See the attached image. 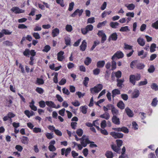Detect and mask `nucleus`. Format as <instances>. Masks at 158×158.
<instances>
[{"label":"nucleus","instance_id":"f257e3e1","mask_svg":"<svg viewBox=\"0 0 158 158\" xmlns=\"http://www.w3.org/2000/svg\"><path fill=\"white\" fill-rule=\"evenodd\" d=\"M141 78V75L137 73L136 75L131 74L129 77L130 82L133 85L135 84L136 81L139 80Z\"/></svg>","mask_w":158,"mask_h":158},{"label":"nucleus","instance_id":"f03ea898","mask_svg":"<svg viewBox=\"0 0 158 158\" xmlns=\"http://www.w3.org/2000/svg\"><path fill=\"white\" fill-rule=\"evenodd\" d=\"M103 88V85L101 84H98L93 88H90V91L92 94L98 93Z\"/></svg>","mask_w":158,"mask_h":158},{"label":"nucleus","instance_id":"7ed1b4c3","mask_svg":"<svg viewBox=\"0 0 158 158\" xmlns=\"http://www.w3.org/2000/svg\"><path fill=\"white\" fill-rule=\"evenodd\" d=\"M93 29V26L91 24L88 25L85 28H81V33L84 35H86L88 32L92 31Z\"/></svg>","mask_w":158,"mask_h":158},{"label":"nucleus","instance_id":"20e7f679","mask_svg":"<svg viewBox=\"0 0 158 158\" xmlns=\"http://www.w3.org/2000/svg\"><path fill=\"white\" fill-rule=\"evenodd\" d=\"M124 56L123 53L120 51H117L112 56L111 59L113 60H114L116 59L122 58Z\"/></svg>","mask_w":158,"mask_h":158},{"label":"nucleus","instance_id":"39448f33","mask_svg":"<svg viewBox=\"0 0 158 158\" xmlns=\"http://www.w3.org/2000/svg\"><path fill=\"white\" fill-rule=\"evenodd\" d=\"M110 134L115 139L122 138L123 136V133L116 132L114 131L110 132Z\"/></svg>","mask_w":158,"mask_h":158},{"label":"nucleus","instance_id":"423d86ee","mask_svg":"<svg viewBox=\"0 0 158 158\" xmlns=\"http://www.w3.org/2000/svg\"><path fill=\"white\" fill-rule=\"evenodd\" d=\"M112 129L118 132L122 131L125 133H127L129 132L128 129L125 127H122L113 128Z\"/></svg>","mask_w":158,"mask_h":158},{"label":"nucleus","instance_id":"0eeeda50","mask_svg":"<svg viewBox=\"0 0 158 158\" xmlns=\"http://www.w3.org/2000/svg\"><path fill=\"white\" fill-rule=\"evenodd\" d=\"M10 10L14 12L15 14L23 13L25 12L24 10L20 9L19 7L17 6L13 7Z\"/></svg>","mask_w":158,"mask_h":158},{"label":"nucleus","instance_id":"6e6552de","mask_svg":"<svg viewBox=\"0 0 158 158\" xmlns=\"http://www.w3.org/2000/svg\"><path fill=\"white\" fill-rule=\"evenodd\" d=\"M71 151V148L70 147L68 148L65 149V148H62L61 149V154L62 155H65V156L67 157L69 153Z\"/></svg>","mask_w":158,"mask_h":158},{"label":"nucleus","instance_id":"1a4fd4ad","mask_svg":"<svg viewBox=\"0 0 158 158\" xmlns=\"http://www.w3.org/2000/svg\"><path fill=\"white\" fill-rule=\"evenodd\" d=\"M64 54V52L62 51L58 53L57 54V59L59 61H62L64 59V56H63Z\"/></svg>","mask_w":158,"mask_h":158},{"label":"nucleus","instance_id":"9d476101","mask_svg":"<svg viewBox=\"0 0 158 158\" xmlns=\"http://www.w3.org/2000/svg\"><path fill=\"white\" fill-rule=\"evenodd\" d=\"M125 111L129 117L131 118L133 116L134 114L133 111L128 107H127L125 108Z\"/></svg>","mask_w":158,"mask_h":158},{"label":"nucleus","instance_id":"9b49d317","mask_svg":"<svg viewBox=\"0 0 158 158\" xmlns=\"http://www.w3.org/2000/svg\"><path fill=\"white\" fill-rule=\"evenodd\" d=\"M64 43L66 46H65L64 48H65L66 47L70 46L71 44V39L69 36H66L64 38Z\"/></svg>","mask_w":158,"mask_h":158},{"label":"nucleus","instance_id":"f8f14e48","mask_svg":"<svg viewBox=\"0 0 158 158\" xmlns=\"http://www.w3.org/2000/svg\"><path fill=\"white\" fill-rule=\"evenodd\" d=\"M87 48V43L85 40H84L82 42L80 46V49L81 51H85Z\"/></svg>","mask_w":158,"mask_h":158},{"label":"nucleus","instance_id":"ddd939ff","mask_svg":"<svg viewBox=\"0 0 158 158\" xmlns=\"http://www.w3.org/2000/svg\"><path fill=\"white\" fill-rule=\"evenodd\" d=\"M112 122L115 124L119 125L120 124L119 119L118 118L116 115H114L112 118Z\"/></svg>","mask_w":158,"mask_h":158},{"label":"nucleus","instance_id":"4468645a","mask_svg":"<svg viewBox=\"0 0 158 158\" xmlns=\"http://www.w3.org/2000/svg\"><path fill=\"white\" fill-rule=\"evenodd\" d=\"M139 92L137 89H134L132 93L131 98H136L139 95Z\"/></svg>","mask_w":158,"mask_h":158},{"label":"nucleus","instance_id":"2eb2a0df","mask_svg":"<svg viewBox=\"0 0 158 158\" xmlns=\"http://www.w3.org/2000/svg\"><path fill=\"white\" fill-rule=\"evenodd\" d=\"M60 30L58 28L53 29L52 31V35L53 37L57 36L59 34Z\"/></svg>","mask_w":158,"mask_h":158},{"label":"nucleus","instance_id":"dca6fc26","mask_svg":"<svg viewBox=\"0 0 158 158\" xmlns=\"http://www.w3.org/2000/svg\"><path fill=\"white\" fill-rule=\"evenodd\" d=\"M112 97L113 99L117 95H119L120 94V91L119 89H113L112 91Z\"/></svg>","mask_w":158,"mask_h":158},{"label":"nucleus","instance_id":"f3484780","mask_svg":"<svg viewBox=\"0 0 158 158\" xmlns=\"http://www.w3.org/2000/svg\"><path fill=\"white\" fill-rule=\"evenodd\" d=\"M137 42L141 46H143L145 44V41L143 39L139 37L137 40Z\"/></svg>","mask_w":158,"mask_h":158},{"label":"nucleus","instance_id":"a211bd4d","mask_svg":"<svg viewBox=\"0 0 158 158\" xmlns=\"http://www.w3.org/2000/svg\"><path fill=\"white\" fill-rule=\"evenodd\" d=\"M105 64V61L104 60H100L97 63V66L98 68H103Z\"/></svg>","mask_w":158,"mask_h":158},{"label":"nucleus","instance_id":"6ab92c4d","mask_svg":"<svg viewBox=\"0 0 158 158\" xmlns=\"http://www.w3.org/2000/svg\"><path fill=\"white\" fill-rule=\"evenodd\" d=\"M124 79H117V86L120 87V88H122L123 83L124 82Z\"/></svg>","mask_w":158,"mask_h":158},{"label":"nucleus","instance_id":"aec40b11","mask_svg":"<svg viewBox=\"0 0 158 158\" xmlns=\"http://www.w3.org/2000/svg\"><path fill=\"white\" fill-rule=\"evenodd\" d=\"M86 135H83L82 137L80 138H79L80 139V140H81V141H84L85 140V141L86 142H88V143L89 144V143H94V142L93 141H90L88 137L87 138L85 139V138L86 137Z\"/></svg>","mask_w":158,"mask_h":158},{"label":"nucleus","instance_id":"412c9836","mask_svg":"<svg viewBox=\"0 0 158 158\" xmlns=\"http://www.w3.org/2000/svg\"><path fill=\"white\" fill-rule=\"evenodd\" d=\"M105 155L107 158H113L114 156L113 152L109 151H107L106 152Z\"/></svg>","mask_w":158,"mask_h":158},{"label":"nucleus","instance_id":"4be33fe9","mask_svg":"<svg viewBox=\"0 0 158 158\" xmlns=\"http://www.w3.org/2000/svg\"><path fill=\"white\" fill-rule=\"evenodd\" d=\"M45 103L47 106L53 108L56 107V105L54 102L52 101H46Z\"/></svg>","mask_w":158,"mask_h":158},{"label":"nucleus","instance_id":"5701e85b","mask_svg":"<svg viewBox=\"0 0 158 158\" xmlns=\"http://www.w3.org/2000/svg\"><path fill=\"white\" fill-rule=\"evenodd\" d=\"M109 38H110L113 41H116L118 38V35L116 32L112 34L110 36Z\"/></svg>","mask_w":158,"mask_h":158},{"label":"nucleus","instance_id":"b1692460","mask_svg":"<svg viewBox=\"0 0 158 158\" xmlns=\"http://www.w3.org/2000/svg\"><path fill=\"white\" fill-rule=\"evenodd\" d=\"M117 106L121 110H123L125 107V105L123 101H120L117 103Z\"/></svg>","mask_w":158,"mask_h":158},{"label":"nucleus","instance_id":"393cba45","mask_svg":"<svg viewBox=\"0 0 158 158\" xmlns=\"http://www.w3.org/2000/svg\"><path fill=\"white\" fill-rule=\"evenodd\" d=\"M50 127H52L53 129H52L57 135L59 136H61L62 135V133L61 131L58 129H56L54 126H50Z\"/></svg>","mask_w":158,"mask_h":158},{"label":"nucleus","instance_id":"a878e982","mask_svg":"<svg viewBox=\"0 0 158 158\" xmlns=\"http://www.w3.org/2000/svg\"><path fill=\"white\" fill-rule=\"evenodd\" d=\"M88 107L87 106H81L80 107L81 111L83 114H86L87 112V109Z\"/></svg>","mask_w":158,"mask_h":158},{"label":"nucleus","instance_id":"bb28decb","mask_svg":"<svg viewBox=\"0 0 158 158\" xmlns=\"http://www.w3.org/2000/svg\"><path fill=\"white\" fill-rule=\"evenodd\" d=\"M91 59L89 57H87L85 59L84 63L85 65L88 66L91 63Z\"/></svg>","mask_w":158,"mask_h":158},{"label":"nucleus","instance_id":"cd10ccee","mask_svg":"<svg viewBox=\"0 0 158 158\" xmlns=\"http://www.w3.org/2000/svg\"><path fill=\"white\" fill-rule=\"evenodd\" d=\"M119 25V23L117 22H111L110 23V26L113 28H116Z\"/></svg>","mask_w":158,"mask_h":158},{"label":"nucleus","instance_id":"c85d7f7f","mask_svg":"<svg viewBox=\"0 0 158 158\" xmlns=\"http://www.w3.org/2000/svg\"><path fill=\"white\" fill-rule=\"evenodd\" d=\"M156 44H151L150 48V52H154L156 51L155 48H156Z\"/></svg>","mask_w":158,"mask_h":158},{"label":"nucleus","instance_id":"c756f323","mask_svg":"<svg viewBox=\"0 0 158 158\" xmlns=\"http://www.w3.org/2000/svg\"><path fill=\"white\" fill-rule=\"evenodd\" d=\"M111 112L113 116H114V115H116L115 114H117L118 113V110L115 108L114 105H111Z\"/></svg>","mask_w":158,"mask_h":158},{"label":"nucleus","instance_id":"7c9ffc66","mask_svg":"<svg viewBox=\"0 0 158 158\" xmlns=\"http://www.w3.org/2000/svg\"><path fill=\"white\" fill-rule=\"evenodd\" d=\"M117 147L120 148V147H121L123 144V141L121 139H117L116 140Z\"/></svg>","mask_w":158,"mask_h":158},{"label":"nucleus","instance_id":"2f4dec72","mask_svg":"<svg viewBox=\"0 0 158 158\" xmlns=\"http://www.w3.org/2000/svg\"><path fill=\"white\" fill-rule=\"evenodd\" d=\"M125 6L127 7V9L129 10H134L135 7V5L133 3L129 4L127 6L125 5Z\"/></svg>","mask_w":158,"mask_h":158},{"label":"nucleus","instance_id":"473e14b6","mask_svg":"<svg viewBox=\"0 0 158 158\" xmlns=\"http://www.w3.org/2000/svg\"><path fill=\"white\" fill-rule=\"evenodd\" d=\"M89 81V79L88 77H85L84 78V79L83 81V84L85 87H87V85Z\"/></svg>","mask_w":158,"mask_h":158},{"label":"nucleus","instance_id":"72a5a7b5","mask_svg":"<svg viewBox=\"0 0 158 158\" xmlns=\"http://www.w3.org/2000/svg\"><path fill=\"white\" fill-rule=\"evenodd\" d=\"M66 30L69 32H71L73 30V27L71 25L67 24L65 27Z\"/></svg>","mask_w":158,"mask_h":158},{"label":"nucleus","instance_id":"f704fd0d","mask_svg":"<svg viewBox=\"0 0 158 158\" xmlns=\"http://www.w3.org/2000/svg\"><path fill=\"white\" fill-rule=\"evenodd\" d=\"M28 140H29L27 137L25 136H23L22 137L21 141L24 144H27L28 143Z\"/></svg>","mask_w":158,"mask_h":158},{"label":"nucleus","instance_id":"c9c22d12","mask_svg":"<svg viewBox=\"0 0 158 158\" xmlns=\"http://www.w3.org/2000/svg\"><path fill=\"white\" fill-rule=\"evenodd\" d=\"M111 148L114 151L117 153H118L121 149V148L117 147L115 145H111Z\"/></svg>","mask_w":158,"mask_h":158},{"label":"nucleus","instance_id":"e433bc0d","mask_svg":"<svg viewBox=\"0 0 158 158\" xmlns=\"http://www.w3.org/2000/svg\"><path fill=\"white\" fill-rule=\"evenodd\" d=\"M3 33V35H10L11 34L12 32L6 29H3L1 31Z\"/></svg>","mask_w":158,"mask_h":158},{"label":"nucleus","instance_id":"4c0bfd02","mask_svg":"<svg viewBox=\"0 0 158 158\" xmlns=\"http://www.w3.org/2000/svg\"><path fill=\"white\" fill-rule=\"evenodd\" d=\"M114 74L115 76L118 78V79H119L121 77L122 73L121 71L118 70L116 72H114Z\"/></svg>","mask_w":158,"mask_h":158},{"label":"nucleus","instance_id":"58836bf2","mask_svg":"<svg viewBox=\"0 0 158 158\" xmlns=\"http://www.w3.org/2000/svg\"><path fill=\"white\" fill-rule=\"evenodd\" d=\"M151 88L156 91L158 90V86L155 83H153L151 86Z\"/></svg>","mask_w":158,"mask_h":158},{"label":"nucleus","instance_id":"ea45409f","mask_svg":"<svg viewBox=\"0 0 158 158\" xmlns=\"http://www.w3.org/2000/svg\"><path fill=\"white\" fill-rule=\"evenodd\" d=\"M76 133L79 136L81 137L83 135V131L81 129H78L77 130Z\"/></svg>","mask_w":158,"mask_h":158},{"label":"nucleus","instance_id":"a19ab883","mask_svg":"<svg viewBox=\"0 0 158 158\" xmlns=\"http://www.w3.org/2000/svg\"><path fill=\"white\" fill-rule=\"evenodd\" d=\"M53 133H47L45 134L46 137L48 139H51L54 137Z\"/></svg>","mask_w":158,"mask_h":158},{"label":"nucleus","instance_id":"79ce46f5","mask_svg":"<svg viewBox=\"0 0 158 158\" xmlns=\"http://www.w3.org/2000/svg\"><path fill=\"white\" fill-rule=\"evenodd\" d=\"M36 83L39 85H42L44 83V81L43 79L40 78H37Z\"/></svg>","mask_w":158,"mask_h":158},{"label":"nucleus","instance_id":"37998d69","mask_svg":"<svg viewBox=\"0 0 158 158\" xmlns=\"http://www.w3.org/2000/svg\"><path fill=\"white\" fill-rule=\"evenodd\" d=\"M107 23L106 21H104L102 22H100L98 23L97 25V27L99 28L100 27L104 26Z\"/></svg>","mask_w":158,"mask_h":158},{"label":"nucleus","instance_id":"c03bdc74","mask_svg":"<svg viewBox=\"0 0 158 158\" xmlns=\"http://www.w3.org/2000/svg\"><path fill=\"white\" fill-rule=\"evenodd\" d=\"M50 49L51 47L50 46L48 45H47L44 47L43 51L47 52L50 50Z\"/></svg>","mask_w":158,"mask_h":158},{"label":"nucleus","instance_id":"a18cd8bd","mask_svg":"<svg viewBox=\"0 0 158 158\" xmlns=\"http://www.w3.org/2000/svg\"><path fill=\"white\" fill-rule=\"evenodd\" d=\"M137 60H134L132 61L130 64V67L131 69L133 68L136 66L137 63Z\"/></svg>","mask_w":158,"mask_h":158},{"label":"nucleus","instance_id":"49530a36","mask_svg":"<svg viewBox=\"0 0 158 158\" xmlns=\"http://www.w3.org/2000/svg\"><path fill=\"white\" fill-rule=\"evenodd\" d=\"M111 70H115L116 68V62L114 60H113L112 61Z\"/></svg>","mask_w":158,"mask_h":158},{"label":"nucleus","instance_id":"de8ad7c7","mask_svg":"<svg viewBox=\"0 0 158 158\" xmlns=\"http://www.w3.org/2000/svg\"><path fill=\"white\" fill-rule=\"evenodd\" d=\"M83 12V9L79 10V9H78L75 11L74 12V14H75V12L77 13V14L78 13V16L80 17L81 15Z\"/></svg>","mask_w":158,"mask_h":158},{"label":"nucleus","instance_id":"09e8293b","mask_svg":"<svg viewBox=\"0 0 158 158\" xmlns=\"http://www.w3.org/2000/svg\"><path fill=\"white\" fill-rule=\"evenodd\" d=\"M56 2L62 7H64L65 6L63 0H56Z\"/></svg>","mask_w":158,"mask_h":158},{"label":"nucleus","instance_id":"8fccbe9b","mask_svg":"<svg viewBox=\"0 0 158 158\" xmlns=\"http://www.w3.org/2000/svg\"><path fill=\"white\" fill-rule=\"evenodd\" d=\"M155 68L154 66L153 65H151L148 69V71L149 73H152L155 71Z\"/></svg>","mask_w":158,"mask_h":158},{"label":"nucleus","instance_id":"3c124183","mask_svg":"<svg viewBox=\"0 0 158 158\" xmlns=\"http://www.w3.org/2000/svg\"><path fill=\"white\" fill-rule=\"evenodd\" d=\"M152 27L156 29H158V20L152 23Z\"/></svg>","mask_w":158,"mask_h":158},{"label":"nucleus","instance_id":"603ef678","mask_svg":"<svg viewBox=\"0 0 158 158\" xmlns=\"http://www.w3.org/2000/svg\"><path fill=\"white\" fill-rule=\"evenodd\" d=\"M129 30L128 27L127 26L122 27L119 30V31L121 32H125Z\"/></svg>","mask_w":158,"mask_h":158},{"label":"nucleus","instance_id":"864d4df0","mask_svg":"<svg viewBox=\"0 0 158 158\" xmlns=\"http://www.w3.org/2000/svg\"><path fill=\"white\" fill-rule=\"evenodd\" d=\"M95 22V19L94 17L89 18L87 19V23H93Z\"/></svg>","mask_w":158,"mask_h":158},{"label":"nucleus","instance_id":"5fc2aeb1","mask_svg":"<svg viewBox=\"0 0 158 158\" xmlns=\"http://www.w3.org/2000/svg\"><path fill=\"white\" fill-rule=\"evenodd\" d=\"M48 148L49 151L51 152H54L55 151L56 149L54 146L51 144L49 145Z\"/></svg>","mask_w":158,"mask_h":158},{"label":"nucleus","instance_id":"6e6d98bb","mask_svg":"<svg viewBox=\"0 0 158 158\" xmlns=\"http://www.w3.org/2000/svg\"><path fill=\"white\" fill-rule=\"evenodd\" d=\"M74 3L73 2H72L69 4V7L68 8V10L70 11L73 10L74 6Z\"/></svg>","mask_w":158,"mask_h":158},{"label":"nucleus","instance_id":"4d7b16f0","mask_svg":"<svg viewBox=\"0 0 158 158\" xmlns=\"http://www.w3.org/2000/svg\"><path fill=\"white\" fill-rule=\"evenodd\" d=\"M40 106L41 108H44L45 106L46 103L43 100H41L39 102Z\"/></svg>","mask_w":158,"mask_h":158},{"label":"nucleus","instance_id":"13d9d810","mask_svg":"<svg viewBox=\"0 0 158 158\" xmlns=\"http://www.w3.org/2000/svg\"><path fill=\"white\" fill-rule=\"evenodd\" d=\"M33 36L36 40L39 39L40 37L39 34L37 32H34L32 34Z\"/></svg>","mask_w":158,"mask_h":158},{"label":"nucleus","instance_id":"bf43d9fd","mask_svg":"<svg viewBox=\"0 0 158 158\" xmlns=\"http://www.w3.org/2000/svg\"><path fill=\"white\" fill-rule=\"evenodd\" d=\"M106 126V121L105 120L102 121L101 123V127L103 129Z\"/></svg>","mask_w":158,"mask_h":158},{"label":"nucleus","instance_id":"052dcab7","mask_svg":"<svg viewBox=\"0 0 158 158\" xmlns=\"http://www.w3.org/2000/svg\"><path fill=\"white\" fill-rule=\"evenodd\" d=\"M144 67V65L142 63H139L136 65V68L138 69H143Z\"/></svg>","mask_w":158,"mask_h":158},{"label":"nucleus","instance_id":"680f3d73","mask_svg":"<svg viewBox=\"0 0 158 158\" xmlns=\"http://www.w3.org/2000/svg\"><path fill=\"white\" fill-rule=\"evenodd\" d=\"M41 131V129L39 127H35L33 129V131L35 133H38L40 132Z\"/></svg>","mask_w":158,"mask_h":158},{"label":"nucleus","instance_id":"e2e57ef3","mask_svg":"<svg viewBox=\"0 0 158 158\" xmlns=\"http://www.w3.org/2000/svg\"><path fill=\"white\" fill-rule=\"evenodd\" d=\"M100 73V69L98 68H96L93 70V73L94 75H98Z\"/></svg>","mask_w":158,"mask_h":158},{"label":"nucleus","instance_id":"0e129e2a","mask_svg":"<svg viewBox=\"0 0 158 158\" xmlns=\"http://www.w3.org/2000/svg\"><path fill=\"white\" fill-rule=\"evenodd\" d=\"M3 44L6 46H10L12 45V43L9 40H6L3 42Z\"/></svg>","mask_w":158,"mask_h":158},{"label":"nucleus","instance_id":"69168bd1","mask_svg":"<svg viewBox=\"0 0 158 158\" xmlns=\"http://www.w3.org/2000/svg\"><path fill=\"white\" fill-rule=\"evenodd\" d=\"M124 48L125 49L132 50V46L125 43L124 44Z\"/></svg>","mask_w":158,"mask_h":158},{"label":"nucleus","instance_id":"338daca9","mask_svg":"<svg viewBox=\"0 0 158 158\" xmlns=\"http://www.w3.org/2000/svg\"><path fill=\"white\" fill-rule=\"evenodd\" d=\"M35 91L37 93L40 94H42L44 92L43 89L42 88L40 87H37L35 89Z\"/></svg>","mask_w":158,"mask_h":158},{"label":"nucleus","instance_id":"774afa93","mask_svg":"<svg viewBox=\"0 0 158 158\" xmlns=\"http://www.w3.org/2000/svg\"><path fill=\"white\" fill-rule=\"evenodd\" d=\"M15 148L20 152H21L23 149V147L19 145H16L15 147Z\"/></svg>","mask_w":158,"mask_h":158}]
</instances>
